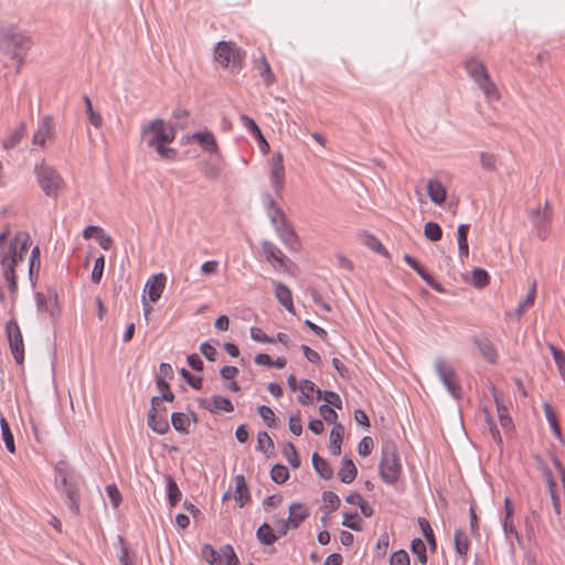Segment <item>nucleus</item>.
<instances>
[{
    "instance_id": "1",
    "label": "nucleus",
    "mask_w": 565,
    "mask_h": 565,
    "mask_svg": "<svg viewBox=\"0 0 565 565\" xmlns=\"http://www.w3.org/2000/svg\"><path fill=\"white\" fill-rule=\"evenodd\" d=\"M10 231L6 227L0 233V266L8 282L9 291L13 297L18 292L15 267L28 253L30 235L26 232H18L11 242H7Z\"/></svg>"
},
{
    "instance_id": "2",
    "label": "nucleus",
    "mask_w": 565,
    "mask_h": 565,
    "mask_svg": "<svg viewBox=\"0 0 565 565\" xmlns=\"http://www.w3.org/2000/svg\"><path fill=\"white\" fill-rule=\"evenodd\" d=\"M32 40L13 23H0V51L18 60L17 73L23 65V55L31 49Z\"/></svg>"
},
{
    "instance_id": "3",
    "label": "nucleus",
    "mask_w": 565,
    "mask_h": 565,
    "mask_svg": "<svg viewBox=\"0 0 565 565\" xmlns=\"http://www.w3.org/2000/svg\"><path fill=\"white\" fill-rule=\"evenodd\" d=\"M56 488L65 495L66 504L74 515L81 512L79 478L65 461H58L55 466Z\"/></svg>"
},
{
    "instance_id": "4",
    "label": "nucleus",
    "mask_w": 565,
    "mask_h": 565,
    "mask_svg": "<svg viewBox=\"0 0 565 565\" xmlns=\"http://www.w3.org/2000/svg\"><path fill=\"white\" fill-rule=\"evenodd\" d=\"M465 68L488 100H499L500 94L497 85L490 78L488 70L482 61L471 57L466 61Z\"/></svg>"
},
{
    "instance_id": "5",
    "label": "nucleus",
    "mask_w": 565,
    "mask_h": 565,
    "mask_svg": "<svg viewBox=\"0 0 565 565\" xmlns=\"http://www.w3.org/2000/svg\"><path fill=\"white\" fill-rule=\"evenodd\" d=\"M380 476L387 484H395L402 473V465L395 443L386 441L382 446V458L379 465Z\"/></svg>"
},
{
    "instance_id": "6",
    "label": "nucleus",
    "mask_w": 565,
    "mask_h": 565,
    "mask_svg": "<svg viewBox=\"0 0 565 565\" xmlns=\"http://www.w3.org/2000/svg\"><path fill=\"white\" fill-rule=\"evenodd\" d=\"M215 61L232 73H238L244 64L245 52L232 41H220L214 47Z\"/></svg>"
},
{
    "instance_id": "7",
    "label": "nucleus",
    "mask_w": 565,
    "mask_h": 565,
    "mask_svg": "<svg viewBox=\"0 0 565 565\" xmlns=\"http://www.w3.org/2000/svg\"><path fill=\"white\" fill-rule=\"evenodd\" d=\"M34 173L43 193L49 198L56 199L58 192L64 186V179L60 172L55 168L42 162L34 167Z\"/></svg>"
},
{
    "instance_id": "8",
    "label": "nucleus",
    "mask_w": 565,
    "mask_h": 565,
    "mask_svg": "<svg viewBox=\"0 0 565 565\" xmlns=\"http://www.w3.org/2000/svg\"><path fill=\"white\" fill-rule=\"evenodd\" d=\"M175 129L168 125L163 119H154L143 126L141 138L146 140L148 147H154L160 143H170L175 138Z\"/></svg>"
},
{
    "instance_id": "9",
    "label": "nucleus",
    "mask_w": 565,
    "mask_h": 565,
    "mask_svg": "<svg viewBox=\"0 0 565 565\" xmlns=\"http://www.w3.org/2000/svg\"><path fill=\"white\" fill-rule=\"evenodd\" d=\"M435 371L448 393L456 399L460 398L461 387L456 379L454 367L443 358L435 360Z\"/></svg>"
},
{
    "instance_id": "10",
    "label": "nucleus",
    "mask_w": 565,
    "mask_h": 565,
    "mask_svg": "<svg viewBox=\"0 0 565 565\" xmlns=\"http://www.w3.org/2000/svg\"><path fill=\"white\" fill-rule=\"evenodd\" d=\"M202 554L211 565H238V558L231 545H224L218 551L211 545H204Z\"/></svg>"
},
{
    "instance_id": "11",
    "label": "nucleus",
    "mask_w": 565,
    "mask_h": 565,
    "mask_svg": "<svg viewBox=\"0 0 565 565\" xmlns=\"http://www.w3.org/2000/svg\"><path fill=\"white\" fill-rule=\"evenodd\" d=\"M6 332L14 361L18 364H22L24 361V345L22 333L17 321L10 320L6 326Z\"/></svg>"
},
{
    "instance_id": "12",
    "label": "nucleus",
    "mask_w": 565,
    "mask_h": 565,
    "mask_svg": "<svg viewBox=\"0 0 565 565\" xmlns=\"http://www.w3.org/2000/svg\"><path fill=\"white\" fill-rule=\"evenodd\" d=\"M529 216L536 236L541 241H545L550 235L552 220L550 213L547 211L541 212V206H537L536 209L530 211Z\"/></svg>"
},
{
    "instance_id": "13",
    "label": "nucleus",
    "mask_w": 565,
    "mask_h": 565,
    "mask_svg": "<svg viewBox=\"0 0 565 565\" xmlns=\"http://www.w3.org/2000/svg\"><path fill=\"white\" fill-rule=\"evenodd\" d=\"M55 135V125L52 116H44L33 134L32 143L40 148L45 147L47 140H52Z\"/></svg>"
},
{
    "instance_id": "14",
    "label": "nucleus",
    "mask_w": 565,
    "mask_h": 565,
    "mask_svg": "<svg viewBox=\"0 0 565 565\" xmlns=\"http://www.w3.org/2000/svg\"><path fill=\"white\" fill-rule=\"evenodd\" d=\"M262 202L264 204V207L267 212L268 217L270 218V222L273 226L276 228L280 224H284L287 222V217L281 210L280 206L276 203V201L273 199V196L269 193H264L262 195Z\"/></svg>"
},
{
    "instance_id": "15",
    "label": "nucleus",
    "mask_w": 565,
    "mask_h": 565,
    "mask_svg": "<svg viewBox=\"0 0 565 565\" xmlns=\"http://www.w3.org/2000/svg\"><path fill=\"white\" fill-rule=\"evenodd\" d=\"M160 411H166V408H160V406H152L150 407L148 415H147V423L148 426L157 434L164 435L169 431V422L164 415H160Z\"/></svg>"
},
{
    "instance_id": "16",
    "label": "nucleus",
    "mask_w": 565,
    "mask_h": 565,
    "mask_svg": "<svg viewBox=\"0 0 565 565\" xmlns=\"http://www.w3.org/2000/svg\"><path fill=\"white\" fill-rule=\"evenodd\" d=\"M191 139L195 140L203 151L209 154L218 156L220 148L215 136L210 130H200L191 135Z\"/></svg>"
},
{
    "instance_id": "17",
    "label": "nucleus",
    "mask_w": 565,
    "mask_h": 565,
    "mask_svg": "<svg viewBox=\"0 0 565 565\" xmlns=\"http://www.w3.org/2000/svg\"><path fill=\"white\" fill-rule=\"evenodd\" d=\"M166 275L163 273L153 275L150 277L145 285V292L151 302H157L166 287Z\"/></svg>"
},
{
    "instance_id": "18",
    "label": "nucleus",
    "mask_w": 565,
    "mask_h": 565,
    "mask_svg": "<svg viewBox=\"0 0 565 565\" xmlns=\"http://www.w3.org/2000/svg\"><path fill=\"white\" fill-rule=\"evenodd\" d=\"M472 343L478 348L480 354L489 363H495L498 360V350L492 341L484 335H475Z\"/></svg>"
},
{
    "instance_id": "19",
    "label": "nucleus",
    "mask_w": 565,
    "mask_h": 565,
    "mask_svg": "<svg viewBox=\"0 0 565 565\" xmlns=\"http://www.w3.org/2000/svg\"><path fill=\"white\" fill-rule=\"evenodd\" d=\"M200 405L211 413H216L221 411L225 413H231L234 411V406L231 399L221 395H214L211 397L210 401L203 398L200 401Z\"/></svg>"
},
{
    "instance_id": "20",
    "label": "nucleus",
    "mask_w": 565,
    "mask_h": 565,
    "mask_svg": "<svg viewBox=\"0 0 565 565\" xmlns=\"http://www.w3.org/2000/svg\"><path fill=\"white\" fill-rule=\"evenodd\" d=\"M260 245L267 262L276 263L282 269L287 267L288 259L276 245L268 241L262 242Z\"/></svg>"
},
{
    "instance_id": "21",
    "label": "nucleus",
    "mask_w": 565,
    "mask_h": 565,
    "mask_svg": "<svg viewBox=\"0 0 565 565\" xmlns=\"http://www.w3.org/2000/svg\"><path fill=\"white\" fill-rule=\"evenodd\" d=\"M275 286V296L279 303L285 307V309L290 312L295 313V306L292 302V296L290 289L282 282L274 281Z\"/></svg>"
},
{
    "instance_id": "22",
    "label": "nucleus",
    "mask_w": 565,
    "mask_h": 565,
    "mask_svg": "<svg viewBox=\"0 0 565 565\" xmlns=\"http://www.w3.org/2000/svg\"><path fill=\"white\" fill-rule=\"evenodd\" d=\"M156 385H157L158 391L160 392V395L153 396L151 398L152 406H160L162 402H173L174 401V394L170 390L169 383L164 379H162V376H157Z\"/></svg>"
},
{
    "instance_id": "23",
    "label": "nucleus",
    "mask_w": 565,
    "mask_h": 565,
    "mask_svg": "<svg viewBox=\"0 0 565 565\" xmlns=\"http://www.w3.org/2000/svg\"><path fill=\"white\" fill-rule=\"evenodd\" d=\"M427 194L431 202L441 205L446 201L447 191L439 180L430 179L427 182Z\"/></svg>"
},
{
    "instance_id": "24",
    "label": "nucleus",
    "mask_w": 565,
    "mask_h": 565,
    "mask_svg": "<svg viewBox=\"0 0 565 565\" xmlns=\"http://www.w3.org/2000/svg\"><path fill=\"white\" fill-rule=\"evenodd\" d=\"M275 230H276L279 238L282 241V243L287 247H289L291 249H297L298 236H297L296 232L294 231L292 226L288 223V221L285 222L284 224H280Z\"/></svg>"
},
{
    "instance_id": "25",
    "label": "nucleus",
    "mask_w": 565,
    "mask_h": 565,
    "mask_svg": "<svg viewBox=\"0 0 565 565\" xmlns=\"http://www.w3.org/2000/svg\"><path fill=\"white\" fill-rule=\"evenodd\" d=\"M309 509L302 504L295 502L289 507V523L292 529H297L309 516Z\"/></svg>"
},
{
    "instance_id": "26",
    "label": "nucleus",
    "mask_w": 565,
    "mask_h": 565,
    "mask_svg": "<svg viewBox=\"0 0 565 565\" xmlns=\"http://www.w3.org/2000/svg\"><path fill=\"white\" fill-rule=\"evenodd\" d=\"M235 481V492L234 499L238 502V505L243 508L250 500V494L248 487L246 484L245 477L243 475H237L234 478Z\"/></svg>"
},
{
    "instance_id": "27",
    "label": "nucleus",
    "mask_w": 565,
    "mask_h": 565,
    "mask_svg": "<svg viewBox=\"0 0 565 565\" xmlns=\"http://www.w3.org/2000/svg\"><path fill=\"white\" fill-rule=\"evenodd\" d=\"M470 230L469 224H460L457 230V238H458V250L459 257L461 262L469 255V245H468V233Z\"/></svg>"
},
{
    "instance_id": "28",
    "label": "nucleus",
    "mask_w": 565,
    "mask_h": 565,
    "mask_svg": "<svg viewBox=\"0 0 565 565\" xmlns=\"http://www.w3.org/2000/svg\"><path fill=\"white\" fill-rule=\"evenodd\" d=\"M312 466L315 471L324 480L333 477V469L326 459L320 457L317 452L312 455Z\"/></svg>"
},
{
    "instance_id": "29",
    "label": "nucleus",
    "mask_w": 565,
    "mask_h": 565,
    "mask_svg": "<svg viewBox=\"0 0 565 565\" xmlns=\"http://www.w3.org/2000/svg\"><path fill=\"white\" fill-rule=\"evenodd\" d=\"M344 427L341 424H334L330 431V449L332 455L339 456L341 444L343 441Z\"/></svg>"
},
{
    "instance_id": "30",
    "label": "nucleus",
    "mask_w": 565,
    "mask_h": 565,
    "mask_svg": "<svg viewBox=\"0 0 565 565\" xmlns=\"http://www.w3.org/2000/svg\"><path fill=\"white\" fill-rule=\"evenodd\" d=\"M255 68L257 70L258 75L264 79L267 87L271 86L276 82V77L265 56H262L258 62H255Z\"/></svg>"
},
{
    "instance_id": "31",
    "label": "nucleus",
    "mask_w": 565,
    "mask_h": 565,
    "mask_svg": "<svg viewBox=\"0 0 565 565\" xmlns=\"http://www.w3.org/2000/svg\"><path fill=\"white\" fill-rule=\"evenodd\" d=\"M454 541L457 554L461 558L466 559L470 547V542L467 534L462 530L458 529L455 531Z\"/></svg>"
},
{
    "instance_id": "32",
    "label": "nucleus",
    "mask_w": 565,
    "mask_h": 565,
    "mask_svg": "<svg viewBox=\"0 0 565 565\" xmlns=\"http://www.w3.org/2000/svg\"><path fill=\"white\" fill-rule=\"evenodd\" d=\"M358 475V469L351 459H343L338 476L343 483H351Z\"/></svg>"
},
{
    "instance_id": "33",
    "label": "nucleus",
    "mask_w": 565,
    "mask_h": 565,
    "mask_svg": "<svg viewBox=\"0 0 565 565\" xmlns=\"http://www.w3.org/2000/svg\"><path fill=\"white\" fill-rule=\"evenodd\" d=\"M270 183L277 195H280L285 183V168L284 166L274 164L270 171Z\"/></svg>"
},
{
    "instance_id": "34",
    "label": "nucleus",
    "mask_w": 565,
    "mask_h": 565,
    "mask_svg": "<svg viewBox=\"0 0 565 565\" xmlns=\"http://www.w3.org/2000/svg\"><path fill=\"white\" fill-rule=\"evenodd\" d=\"M26 132V126L24 122H21L8 138L2 141V147L6 150L14 148L20 141L24 138Z\"/></svg>"
},
{
    "instance_id": "35",
    "label": "nucleus",
    "mask_w": 565,
    "mask_h": 565,
    "mask_svg": "<svg viewBox=\"0 0 565 565\" xmlns=\"http://www.w3.org/2000/svg\"><path fill=\"white\" fill-rule=\"evenodd\" d=\"M322 500L324 502V507L323 509L326 510V515L334 512L335 510L339 509L340 507V498L338 497L337 493L332 492V491H324L322 493ZM326 520H327V516H323L321 519L322 523L326 525Z\"/></svg>"
},
{
    "instance_id": "36",
    "label": "nucleus",
    "mask_w": 565,
    "mask_h": 565,
    "mask_svg": "<svg viewBox=\"0 0 565 565\" xmlns=\"http://www.w3.org/2000/svg\"><path fill=\"white\" fill-rule=\"evenodd\" d=\"M256 537L264 545H273L278 539L268 523H263L257 529Z\"/></svg>"
},
{
    "instance_id": "37",
    "label": "nucleus",
    "mask_w": 565,
    "mask_h": 565,
    "mask_svg": "<svg viewBox=\"0 0 565 565\" xmlns=\"http://www.w3.org/2000/svg\"><path fill=\"white\" fill-rule=\"evenodd\" d=\"M168 502L171 507H175L181 499V491L172 476H166Z\"/></svg>"
},
{
    "instance_id": "38",
    "label": "nucleus",
    "mask_w": 565,
    "mask_h": 565,
    "mask_svg": "<svg viewBox=\"0 0 565 565\" xmlns=\"http://www.w3.org/2000/svg\"><path fill=\"white\" fill-rule=\"evenodd\" d=\"M0 427L2 439L4 441L7 450L13 454L15 451L14 438L9 426V423L3 416L0 417Z\"/></svg>"
},
{
    "instance_id": "39",
    "label": "nucleus",
    "mask_w": 565,
    "mask_h": 565,
    "mask_svg": "<svg viewBox=\"0 0 565 565\" xmlns=\"http://www.w3.org/2000/svg\"><path fill=\"white\" fill-rule=\"evenodd\" d=\"M171 424L177 431H179L181 434L189 433L190 418L184 413H181V412L172 413Z\"/></svg>"
},
{
    "instance_id": "40",
    "label": "nucleus",
    "mask_w": 565,
    "mask_h": 565,
    "mask_svg": "<svg viewBox=\"0 0 565 565\" xmlns=\"http://www.w3.org/2000/svg\"><path fill=\"white\" fill-rule=\"evenodd\" d=\"M299 390L301 391V394L298 396V402L301 405L310 404L312 402V396L310 393L317 391L315 383L309 380H302L301 384L299 385Z\"/></svg>"
},
{
    "instance_id": "41",
    "label": "nucleus",
    "mask_w": 565,
    "mask_h": 565,
    "mask_svg": "<svg viewBox=\"0 0 565 565\" xmlns=\"http://www.w3.org/2000/svg\"><path fill=\"white\" fill-rule=\"evenodd\" d=\"M418 525H419L425 539L427 540V543H428L430 550L433 552L436 551L437 542H436L434 531H433L429 522L425 518H419Z\"/></svg>"
},
{
    "instance_id": "42",
    "label": "nucleus",
    "mask_w": 565,
    "mask_h": 565,
    "mask_svg": "<svg viewBox=\"0 0 565 565\" xmlns=\"http://www.w3.org/2000/svg\"><path fill=\"white\" fill-rule=\"evenodd\" d=\"M411 551L416 555L419 563L425 565L427 563V548L422 539H414L411 543Z\"/></svg>"
},
{
    "instance_id": "43",
    "label": "nucleus",
    "mask_w": 565,
    "mask_h": 565,
    "mask_svg": "<svg viewBox=\"0 0 565 565\" xmlns=\"http://www.w3.org/2000/svg\"><path fill=\"white\" fill-rule=\"evenodd\" d=\"M83 99H84V103L86 106V114L88 115L89 122L95 128H100L103 125V118H102L100 114L94 110L92 100L87 95H84Z\"/></svg>"
},
{
    "instance_id": "44",
    "label": "nucleus",
    "mask_w": 565,
    "mask_h": 565,
    "mask_svg": "<svg viewBox=\"0 0 565 565\" xmlns=\"http://www.w3.org/2000/svg\"><path fill=\"white\" fill-rule=\"evenodd\" d=\"M490 281V276L487 273V270L482 268H475L471 271V284L476 288H483L486 287Z\"/></svg>"
},
{
    "instance_id": "45",
    "label": "nucleus",
    "mask_w": 565,
    "mask_h": 565,
    "mask_svg": "<svg viewBox=\"0 0 565 565\" xmlns=\"http://www.w3.org/2000/svg\"><path fill=\"white\" fill-rule=\"evenodd\" d=\"M270 478L278 484L285 483L289 478V471L286 466L276 463L270 470Z\"/></svg>"
},
{
    "instance_id": "46",
    "label": "nucleus",
    "mask_w": 565,
    "mask_h": 565,
    "mask_svg": "<svg viewBox=\"0 0 565 565\" xmlns=\"http://www.w3.org/2000/svg\"><path fill=\"white\" fill-rule=\"evenodd\" d=\"M424 235L427 239L431 242H437L441 239L443 230L439 224L435 222H427L424 226Z\"/></svg>"
},
{
    "instance_id": "47",
    "label": "nucleus",
    "mask_w": 565,
    "mask_h": 565,
    "mask_svg": "<svg viewBox=\"0 0 565 565\" xmlns=\"http://www.w3.org/2000/svg\"><path fill=\"white\" fill-rule=\"evenodd\" d=\"M535 295H536V282L534 281L532 284L526 297L524 298V300H522L515 309V313L519 317H521L524 313L526 308L531 307L534 303Z\"/></svg>"
},
{
    "instance_id": "48",
    "label": "nucleus",
    "mask_w": 565,
    "mask_h": 565,
    "mask_svg": "<svg viewBox=\"0 0 565 565\" xmlns=\"http://www.w3.org/2000/svg\"><path fill=\"white\" fill-rule=\"evenodd\" d=\"M317 399L323 398L328 404H331L333 407L341 408L342 407V401L340 396L332 392V391H321L317 388L316 391Z\"/></svg>"
},
{
    "instance_id": "49",
    "label": "nucleus",
    "mask_w": 565,
    "mask_h": 565,
    "mask_svg": "<svg viewBox=\"0 0 565 565\" xmlns=\"http://www.w3.org/2000/svg\"><path fill=\"white\" fill-rule=\"evenodd\" d=\"M494 399H495V403H497V411H498V417H499L500 425L504 429L512 428V426H513L512 425V419H511V417L509 415L508 408L504 405L499 404L497 395H494Z\"/></svg>"
},
{
    "instance_id": "50",
    "label": "nucleus",
    "mask_w": 565,
    "mask_h": 565,
    "mask_svg": "<svg viewBox=\"0 0 565 565\" xmlns=\"http://www.w3.org/2000/svg\"><path fill=\"white\" fill-rule=\"evenodd\" d=\"M274 441L266 431H260L257 435V446L256 449L258 451L268 452L274 450Z\"/></svg>"
},
{
    "instance_id": "51",
    "label": "nucleus",
    "mask_w": 565,
    "mask_h": 565,
    "mask_svg": "<svg viewBox=\"0 0 565 565\" xmlns=\"http://www.w3.org/2000/svg\"><path fill=\"white\" fill-rule=\"evenodd\" d=\"M284 456L292 468H298L300 466V459L292 443H287L284 449Z\"/></svg>"
},
{
    "instance_id": "52",
    "label": "nucleus",
    "mask_w": 565,
    "mask_h": 565,
    "mask_svg": "<svg viewBox=\"0 0 565 565\" xmlns=\"http://www.w3.org/2000/svg\"><path fill=\"white\" fill-rule=\"evenodd\" d=\"M258 415L269 428L276 427V416L273 409L266 405H260L257 409Z\"/></svg>"
},
{
    "instance_id": "53",
    "label": "nucleus",
    "mask_w": 565,
    "mask_h": 565,
    "mask_svg": "<svg viewBox=\"0 0 565 565\" xmlns=\"http://www.w3.org/2000/svg\"><path fill=\"white\" fill-rule=\"evenodd\" d=\"M486 425L494 443L499 446L500 449H502L503 440L500 430L498 429L493 418H491L489 414H487L486 416Z\"/></svg>"
},
{
    "instance_id": "54",
    "label": "nucleus",
    "mask_w": 565,
    "mask_h": 565,
    "mask_svg": "<svg viewBox=\"0 0 565 565\" xmlns=\"http://www.w3.org/2000/svg\"><path fill=\"white\" fill-rule=\"evenodd\" d=\"M118 541L121 546L120 552L118 554V561L120 562V564L121 565H135V561L129 554V550L125 543L124 537L118 536Z\"/></svg>"
},
{
    "instance_id": "55",
    "label": "nucleus",
    "mask_w": 565,
    "mask_h": 565,
    "mask_svg": "<svg viewBox=\"0 0 565 565\" xmlns=\"http://www.w3.org/2000/svg\"><path fill=\"white\" fill-rule=\"evenodd\" d=\"M104 268H105V256L104 255H100L99 257H97L95 259V264H94V268L92 270V281L95 282V284H98L103 277V273H104Z\"/></svg>"
},
{
    "instance_id": "56",
    "label": "nucleus",
    "mask_w": 565,
    "mask_h": 565,
    "mask_svg": "<svg viewBox=\"0 0 565 565\" xmlns=\"http://www.w3.org/2000/svg\"><path fill=\"white\" fill-rule=\"evenodd\" d=\"M416 273L434 290H436L438 292H444L445 289L443 288V286L435 280V278L425 269L424 266H422L419 268V271H416Z\"/></svg>"
},
{
    "instance_id": "57",
    "label": "nucleus",
    "mask_w": 565,
    "mask_h": 565,
    "mask_svg": "<svg viewBox=\"0 0 565 565\" xmlns=\"http://www.w3.org/2000/svg\"><path fill=\"white\" fill-rule=\"evenodd\" d=\"M544 411H545V417L553 430V433L559 437L561 436V428L557 424V419H556V416L553 412V408L548 405V404H545L544 405Z\"/></svg>"
},
{
    "instance_id": "58",
    "label": "nucleus",
    "mask_w": 565,
    "mask_h": 565,
    "mask_svg": "<svg viewBox=\"0 0 565 565\" xmlns=\"http://www.w3.org/2000/svg\"><path fill=\"white\" fill-rule=\"evenodd\" d=\"M390 545V537L387 533L381 534L375 546V554L377 557H384L386 555Z\"/></svg>"
},
{
    "instance_id": "59",
    "label": "nucleus",
    "mask_w": 565,
    "mask_h": 565,
    "mask_svg": "<svg viewBox=\"0 0 565 565\" xmlns=\"http://www.w3.org/2000/svg\"><path fill=\"white\" fill-rule=\"evenodd\" d=\"M373 447H374L373 439L369 436H365L359 443L358 452L360 456L366 457L372 452Z\"/></svg>"
},
{
    "instance_id": "60",
    "label": "nucleus",
    "mask_w": 565,
    "mask_h": 565,
    "mask_svg": "<svg viewBox=\"0 0 565 565\" xmlns=\"http://www.w3.org/2000/svg\"><path fill=\"white\" fill-rule=\"evenodd\" d=\"M180 375L182 379L185 380V382L193 387L194 390H201L202 387V379L193 376L186 369L182 367L180 370Z\"/></svg>"
},
{
    "instance_id": "61",
    "label": "nucleus",
    "mask_w": 565,
    "mask_h": 565,
    "mask_svg": "<svg viewBox=\"0 0 565 565\" xmlns=\"http://www.w3.org/2000/svg\"><path fill=\"white\" fill-rule=\"evenodd\" d=\"M250 338L260 343H274L276 340L274 338L268 337L260 328L253 327L250 328Z\"/></svg>"
},
{
    "instance_id": "62",
    "label": "nucleus",
    "mask_w": 565,
    "mask_h": 565,
    "mask_svg": "<svg viewBox=\"0 0 565 565\" xmlns=\"http://www.w3.org/2000/svg\"><path fill=\"white\" fill-rule=\"evenodd\" d=\"M162 159L173 160L177 157V150L166 147V143H160L152 147Z\"/></svg>"
},
{
    "instance_id": "63",
    "label": "nucleus",
    "mask_w": 565,
    "mask_h": 565,
    "mask_svg": "<svg viewBox=\"0 0 565 565\" xmlns=\"http://www.w3.org/2000/svg\"><path fill=\"white\" fill-rule=\"evenodd\" d=\"M390 565H409V556L404 550L396 551L392 554Z\"/></svg>"
},
{
    "instance_id": "64",
    "label": "nucleus",
    "mask_w": 565,
    "mask_h": 565,
    "mask_svg": "<svg viewBox=\"0 0 565 565\" xmlns=\"http://www.w3.org/2000/svg\"><path fill=\"white\" fill-rule=\"evenodd\" d=\"M319 412H320V415L322 416L323 420H326L327 423L337 424L335 420L338 418V414L328 404H322L319 407Z\"/></svg>"
}]
</instances>
